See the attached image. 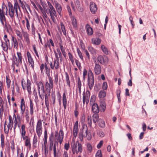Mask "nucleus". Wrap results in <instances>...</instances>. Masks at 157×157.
Instances as JSON below:
<instances>
[{
	"instance_id": "nucleus-1",
	"label": "nucleus",
	"mask_w": 157,
	"mask_h": 157,
	"mask_svg": "<svg viewBox=\"0 0 157 157\" xmlns=\"http://www.w3.org/2000/svg\"><path fill=\"white\" fill-rule=\"evenodd\" d=\"M72 152L73 154H77L79 152L81 153L82 151V145L78 141L75 142V140L72 139L71 143Z\"/></svg>"
},
{
	"instance_id": "nucleus-2",
	"label": "nucleus",
	"mask_w": 157,
	"mask_h": 157,
	"mask_svg": "<svg viewBox=\"0 0 157 157\" xmlns=\"http://www.w3.org/2000/svg\"><path fill=\"white\" fill-rule=\"evenodd\" d=\"M94 74L90 69L88 71L87 83L89 87L90 90L93 89L94 84Z\"/></svg>"
},
{
	"instance_id": "nucleus-3",
	"label": "nucleus",
	"mask_w": 157,
	"mask_h": 157,
	"mask_svg": "<svg viewBox=\"0 0 157 157\" xmlns=\"http://www.w3.org/2000/svg\"><path fill=\"white\" fill-rule=\"evenodd\" d=\"M49 80V82L47 81L45 83V88L47 91H48V95H50L51 93V88L52 89L53 87V82L52 77L50 76L49 74L48 75Z\"/></svg>"
},
{
	"instance_id": "nucleus-4",
	"label": "nucleus",
	"mask_w": 157,
	"mask_h": 157,
	"mask_svg": "<svg viewBox=\"0 0 157 157\" xmlns=\"http://www.w3.org/2000/svg\"><path fill=\"white\" fill-rule=\"evenodd\" d=\"M36 132L38 136L40 137L41 136L42 132V127L41 120H38L37 122Z\"/></svg>"
},
{
	"instance_id": "nucleus-5",
	"label": "nucleus",
	"mask_w": 157,
	"mask_h": 157,
	"mask_svg": "<svg viewBox=\"0 0 157 157\" xmlns=\"http://www.w3.org/2000/svg\"><path fill=\"white\" fill-rule=\"evenodd\" d=\"M98 59L101 64H107L109 61L108 57L105 55L103 56L101 55L98 56Z\"/></svg>"
},
{
	"instance_id": "nucleus-6",
	"label": "nucleus",
	"mask_w": 157,
	"mask_h": 157,
	"mask_svg": "<svg viewBox=\"0 0 157 157\" xmlns=\"http://www.w3.org/2000/svg\"><path fill=\"white\" fill-rule=\"evenodd\" d=\"M87 131L88 129L87 125L84 124L83 126L82 134L81 135V136L80 137V139L81 140H83V137H85L87 136L88 134Z\"/></svg>"
},
{
	"instance_id": "nucleus-7",
	"label": "nucleus",
	"mask_w": 157,
	"mask_h": 157,
	"mask_svg": "<svg viewBox=\"0 0 157 157\" xmlns=\"http://www.w3.org/2000/svg\"><path fill=\"white\" fill-rule=\"evenodd\" d=\"M90 9L93 14L95 13L98 9L96 4L93 2H91L90 3Z\"/></svg>"
},
{
	"instance_id": "nucleus-8",
	"label": "nucleus",
	"mask_w": 157,
	"mask_h": 157,
	"mask_svg": "<svg viewBox=\"0 0 157 157\" xmlns=\"http://www.w3.org/2000/svg\"><path fill=\"white\" fill-rule=\"evenodd\" d=\"M9 15L10 17L13 19L14 18V10L13 5L10 3H8Z\"/></svg>"
},
{
	"instance_id": "nucleus-9",
	"label": "nucleus",
	"mask_w": 157,
	"mask_h": 157,
	"mask_svg": "<svg viewBox=\"0 0 157 157\" xmlns=\"http://www.w3.org/2000/svg\"><path fill=\"white\" fill-rule=\"evenodd\" d=\"M27 55L29 65H31V67L33 68L34 67V61L31 57V55L28 51L27 52Z\"/></svg>"
},
{
	"instance_id": "nucleus-10",
	"label": "nucleus",
	"mask_w": 157,
	"mask_h": 157,
	"mask_svg": "<svg viewBox=\"0 0 157 157\" xmlns=\"http://www.w3.org/2000/svg\"><path fill=\"white\" fill-rule=\"evenodd\" d=\"M64 133L62 129H61L59 132L58 131L55 132V136L56 137L57 136L58 139H63Z\"/></svg>"
},
{
	"instance_id": "nucleus-11",
	"label": "nucleus",
	"mask_w": 157,
	"mask_h": 157,
	"mask_svg": "<svg viewBox=\"0 0 157 157\" xmlns=\"http://www.w3.org/2000/svg\"><path fill=\"white\" fill-rule=\"evenodd\" d=\"M48 11L52 20L54 22H55V17H57L56 10H54Z\"/></svg>"
},
{
	"instance_id": "nucleus-12",
	"label": "nucleus",
	"mask_w": 157,
	"mask_h": 157,
	"mask_svg": "<svg viewBox=\"0 0 157 157\" xmlns=\"http://www.w3.org/2000/svg\"><path fill=\"white\" fill-rule=\"evenodd\" d=\"M20 107L21 113L23 114L25 110V101L24 98H22L21 99Z\"/></svg>"
},
{
	"instance_id": "nucleus-13",
	"label": "nucleus",
	"mask_w": 157,
	"mask_h": 157,
	"mask_svg": "<svg viewBox=\"0 0 157 157\" xmlns=\"http://www.w3.org/2000/svg\"><path fill=\"white\" fill-rule=\"evenodd\" d=\"M75 4L79 11L82 12L84 11V8L81 6L80 2L79 0H76L75 2Z\"/></svg>"
},
{
	"instance_id": "nucleus-14",
	"label": "nucleus",
	"mask_w": 157,
	"mask_h": 157,
	"mask_svg": "<svg viewBox=\"0 0 157 157\" xmlns=\"http://www.w3.org/2000/svg\"><path fill=\"white\" fill-rule=\"evenodd\" d=\"M78 122L77 121L75 123L73 128V136L76 137L78 133Z\"/></svg>"
},
{
	"instance_id": "nucleus-15",
	"label": "nucleus",
	"mask_w": 157,
	"mask_h": 157,
	"mask_svg": "<svg viewBox=\"0 0 157 157\" xmlns=\"http://www.w3.org/2000/svg\"><path fill=\"white\" fill-rule=\"evenodd\" d=\"M55 7L58 13L60 15L62 9L61 5L57 2H55Z\"/></svg>"
},
{
	"instance_id": "nucleus-16",
	"label": "nucleus",
	"mask_w": 157,
	"mask_h": 157,
	"mask_svg": "<svg viewBox=\"0 0 157 157\" xmlns=\"http://www.w3.org/2000/svg\"><path fill=\"white\" fill-rule=\"evenodd\" d=\"M92 110L93 112L95 113H98L99 111L98 106L97 104L92 105Z\"/></svg>"
},
{
	"instance_id": "nucleus-17",
	"label": "nucleus",
	"mask_w": 157,
	"mask_h": 157,
	"mask_svg": "<svg viewBox=\"0 0 157 157\" xmlns=\"http://www.w3.org/2000/svg\"><path fill=\"white\" fill-rule=\"evenodd\" d=\"M12 43L13 44L14 48L16 49H18V43L16 39L13 36H12V39L11 40Z\"/></svg>"
},
{
	"instance_id": "nucleus-18",
	"label": "nucleus",
	"mask_w": 157,
	"mask_h": 157,
	"mask_svg": "<svg viewBox=\"0 0 157 157\" xmlns=\"http://www.w3.org/2000/svg\"><path fill=\"white\" fill-rule=\"evenodd\" d=\"M86 30L88 35H91L93 34V29L89 25H86Z\"/></svg>"
},
{
	"instance_id": "nucleus-19",
	"label": "nucleus",
	"mask_w": 157,
	"mask_h": 157,
	"mask_svg": "<svg viewBox=\"0 0 157 157\" xmlns=\"http://www.w3.org/2000/svg\"><path fill=\"white\" fill-rule=\"evenodd\" d=\"M92 43L96 45H98L101 43V40L99 38H93L92 39Z\"/></svg>"
},
{
	"instance_id": "nucleus-20",
	"label": "nucleus",
	"mask_w": 157,
	"mask_h": 157,
	"mask_svg": "<svg viewBox=\"0 0 157 157\" xmlns=\"http://www.w3.org/2000/svg\"><path fill=\"white\" fill-rule=\"evenodd\" d=\"M63 105L64 106V109H65L67 107V101L66 95L64 93L63 94Z\"/></svg>"
},
{
	"instance_id": "nucleus-21",
	"label": "nucleus",
	"mask_w": 157,
	"mask_h": 157,
	"mask_svg": "<svg viewBox=\"0 0 157 157\" xmlns=\"http://www.w3.org/2000/svg\"><path fill=\"white\" fill-rule=\"evenodd\" d=\"M30 85L31 82L30 81L29 79H27L26 83V87L29 94H31L32 93Z\"/></svg>"
},
{
	"instance_id": "nucleus-22",
	"label": "nucleus",
	"mask_w": 157,
	"mask_h": 157,
	"mask_svg": "<svg viewBox=\"0 0 157 157\" xmlns=\"http://www.w3.org/2000/svg\"><path fill=\"white\" fill-rule=\"evenodd\" d=\"M51 69H53L54 66L55 69H58L59 67V61L55 60L54 63V66H53L52 63H51L50 64Z\"/></svg>"
},
{
	"instance_id": "nucleus-23",
	"label": "nucleus",
	"mask_w": 157,
	"mask_h": 157,
	"mask_svg": "<svg viewBox=\"0 0 157 157\" xmlns=\"http://www.w3.org/2000/svg\"><path fill=\"white\" fill-rule=\"evenodd\" d=\"M34 112V108L33 103L31 99H30V109L29 113L32 116L33 115Z\"/></svg>"
},
{
	"instance_id": "nucleus-24",
	"label": "nucleus",
	"mask_w": 157,
	"mask_h": 157,
	"mask_svg": "<svg viewBox=\"0 0 157 157\" xmlns=\"http://www.w3.org/2000/svg\"><path fill=\"white\" fill-rule=\"evenodd\" d=\"M24 140L25 141V146L26 147H30L31 146L30 138L29 137L28 138Z\"/></svg>"
},
{
	"instance_id": "nucleus-25",
	"label": "nucleus",
	"mask_w": 157,
	"mask_h": 157,
	"mask_svg": "<svg viewBox=\"0 0 157 157\" xmlns=\"http://www.w3.org/2000/svg\"><path fill=\"white\" fill-rule=\"evenodd\" d=\"M23 36L27 44L28 45H29L30 44V41L29 38V35L27 33H25L23 35Z\"/></svg>"
},
{
	"instance_id": "nucleus-26",
	"label": "nucleus",
	"mask_w": 157,
	"mask_h": 157,
	"mask_svg": "<svg viewBox=\"0 0 157 157\" xmlns=\"http://www.w3.org/2000/svg\"><path fill=\"white\" fill-rule=\"evenodd\" d=\"M13 126V124H8L7 125L8 129H6V128H4V131L5 133L6 134H7L9 133V130H11Z\"/></svg>"
},
{
	"instance_id": "nucleus-27",
	"label": "nucleus",
	"mask_w": 157,
	"mask_h": 157,
	"mask_svg": "<svg viewBox=\"0 0 157 157\" xmlns=\"http://www.w3.org/2000/svg\"><path fill=\"white\" fill-rule=\"evenodd\" d=\"M106 95V92L103 90H101L99 93L98 97L100 98H103L105 97Z\"/></svg>"
},
{
	"instance_id": "nucleus-28",
	"label": "nucleus",
	"mask_w": 157,
	"mask_h": 157,
	"mask_svg": "<svg viewBox=\"0 0 157 157\" xmlns=\"http://www.w3.org/2000/svg\"><path fill=\"white\" fill-rule=\"evenodd\" d=\"M88 49L90 53L93 55H94L96 53V50L91 46L89 47Z\"/></svg>"
},
{
	"instance_id": "nucleus-29",
	"label": "nucleus",
	"mask_w": 157,
	"mask_h": 157,
	"mask_svg": "<svg viewBox=\"0 0 157 157\" xmlns=\"http://www.w3.org/2000/svg\"><path fill=\"white\" fill-rule=\"evenodd\" d=\"M1 46L4 51H7L8 49L9 46H10V45H7L6 43L2 42Z\"/></svg>"
},
{
	"instance_id": "nucleus-30",
	"label": "nucleus",
	"mask_w": 157,
	"mask_h": 157,
	"mask_svg": "<svg viewBox=\"0 0 157 157\" xmlns=\"http://www.w3.org/2000/svg\"><path fill=\"white\" fill-rule=\"evenodd\" d=\"M93 120L94 123H95L97 121H98V116L97 113H95L93 115Z\"/></svg>"
},
{
	"instance_id": "nucleus-31",
	"label": "nucleus",
	"mask_w": 157,
	"mask_h": 157,
	"mask_svg": "<svg viewBox=\"0 0 157 157\" xmlns=\"http://www.w3.org/2000/svg\"><path fill=\"white\" fill-rule=\"evenodd\" d=\"M83 103V105L85 104V102H86V104H87L89 101V98H88L87 96H85L83 95L82 97Z\"/></svg>"
},
{
	"instance_id": "nucleus-32",
	"label": "nucleus",
	"mask_w": 157,
	"mask_h": 157,
	"mask_svg": "<svg viewBox=\"0 0 157 157\" xmlns=\"http://www.w3.org/2000/svg\"><path fill=\"white\" fill-rule=\"evenodd\" d=\"M101 48L103 52L105 54H109V52L107 48L103 45H102L101 46Z\"/></svg>"
},
{
	"instance_id": "nucleus-33",
	"label": "nucleus",
	"mask_w": 157,
	"mask_h": 157,
	"mask_svg": "<svg viewBox=\"0 0 157 157\" xmlns=\"http://www.w3.org/2000/svg\"><path fill=\"white\" fill-rule=\"evenodd\" d=\"M71 21L72 24L74 27L76 28L77 27V24L76 19L74 17H72L71 18Z\"/></svg>"
},
{
	"instance_id": "nucleus-34",
	"label": "nucleus",
	"mask_w": 157,
	"mask_h": 157,
	"mask_svg": "<svg viewBox=\"0 0 157 157\" xmlns=\"http://www.w3.org/2000/svg\"><path fill=\"white\" fill-rule=\"evenodd\" d=\"M99 125L101 128H103L105 126V123L104 121L102 119H99L98 121Z\"/></svg>"
},
{
	"instance_id": "nucleus-35",
	"label": "nucleus",
	"mask_w": 157,
	"mask_h": 157,
	"mask_svg": "<svg viewBox=\"0 0 157 157\" xmlns=\"http://www.w3.org/2000/svg\"><path fill=\"white\" fill-rule=\"evenodd\" d=\"M37 142V137L36 135L34 136L33 138V145L34 147H36Z\"/></svg>"
},
{
	"instance_id": "nucleus-36",
	"label": "nucleus",
	"mask_w": 157,
	"mask_h": 157,
	"mask_svg": "<svg viewBox=\"0 0 157 157\" xmlns=\"http://www.w3.org/2000/svg\"><path fill=\"white\" fill-rule=\"evenodd\" d=\"M87 124L90 127H91L92 118L91 116H88L87 117Z\"/></svg>"
},
{
	"instance_id": "nucleus-37",
	"label": "nucleus",
	"mask_w": 157,
	"mask_h": 157,
	"mask_svg": "<svg viewBox=\"0 0 157 157\" xmlns=\"http://www.w3.org/2000/svg\"><path fill=\"white\" fill-rule=\"evenodd\" d=\"M13 62L15 64L18 66L19 64H21L22 63H19L18 62V59L16 57V56H13Z\"/></svg>"
},
{
	"instance_id": "nucleus-38",
	"label": "nucleus",
	"mask_w": 157,
	"mask_h": 157,
	"mask_svg": "<svg viewBox=\"0 0 157 157\" xmlns=\"http://www.w3.org/2000/svg\"><path fill=\"white\" fill-rule=\"evenodd\" d=\"M42 16L44 20L46 21L47 20L49 19V18L48 17L47 15L46 12L45 11H42Z\"/></svg>"
},
{
	"instance_id": "nucleus-39",
	"label": "nucleus",
	"mask_w": 157,
	"mask_h": 157,
	"mask_svg": "<svg viewBox=\"0 0 157 157\" xmlns=\"http://www.w3.org/2000/svg\"><path fill=\"white\" fill-rule=\"evenodd\" d=\"M66 75V80L67 82V85L69 86V87H70V82L69 80V77L68 75L67 72H65Z\"/></svg>"
},
{
	"instance_id": "nucleus-40",
	"label": "nucleus",
	"mask_w": 157,
	"mask_h": 157,
	"mask_svg": "<svg viewBox=\"0 0 157 157\" xmlns=\"http://www.w3.org/2000/svg\"><path fill=\"white\" fill-rule=\"evenodd\" d=\"M68 57L69 59L72 64L74 63L75 59L74 58L72 54L70 52L68 53Z\"/></svg>"
},
{
	"instance_id": "nucleus-41",
	"label": "nucleus",
	"mask_w": 157,
	"mask_h": 157,
	"mask_svg": "<svg viewBox=\"0 0 157 157\" xmlns=\"http://www.w3.org/2000/svg\"><path fill=\"white\" fill-rule=\"evenodd\" d=\"M25 19L26 21V26L27 29L29 31L30 30V27L29 20L28 18L26 17H25Z\"/></svg>"
},
{
	"instance_id": "nucleus-42",
	"label": "nucleus",
	"mask_w": 157,
	"mask_h": 157,
	"mask_svg": "<svg viewBox=\"0 0 157 157\" xmlns=\"http://www.w3.org/2000/svg\"><path fill=\"white\" fill-rule=\"evenodd\" d=\"M6 79L7 87L8 88H9L10 86L11 80L9 78V76L8 75L6 76Z\"/></svg>"
},
{
	"instance_id": "nucleus-43",
	"label": "nucleus",
	"mask_w": 157,
	"mask_h": 157,
	"mask_svg": "<svg viewBox=\"0 0 157 157\" xmlns=\"http://www.w3.org/2000/svg\"><path fill=\"white\" fill-rule=\"evenodd\" d=\"M95 101V96L94 95H93L91 96L90 101V104L91 105H93L95 104L94 102Z\"/></svg>"
},
{
	"instance_id": "nucleus-44",
	"label": "nucleus",
	"mask_w": 157,
	"mask_h": 157,
	"mask_svg": "<svg viewBox=\"0 0 157 157\" xmlns=\"http://www.w3.org/2000/svg\"><path fill=\"white\" fill-rule=\"evenodd\" d=\"M17 56L18 57V62L19 63H22V58L21 53L19 52L17 53Z\"/></svg>"
},
{
	"instance_id": "nucleus-45",
	"label": "nucleus",
	"mask_w": 157,
	"mask_h": 157,
	"mask_svg": "<svg viewBox=\"0 0 157 157\" xmlns=\"http://www.w3.org/2000/svg\"><path fill=\"white\" fill-rule=\"evenodd\" d=\"M4 12L0 8V19L6 18Z\"/></svg>"
},
{
	"instance_id": "nucleus-46",
	"label": "nucleus",
	"mask_w": 157,
	"mask_h": 157,
	"mask_svg": "<svg viewBox=\"0 0 157 157\" xmlns=\"http://www.w3.org/2000/svg\"><path fill=\"white\" fill-rule=\"evenodd\" d=\"M77 53H78V56H79V58L81 59V60H83V57L82 55V53L81 52V51L80 50L79 48H77Z\"/></svg>"
},
{
	"instance_id": "nucleus-47",
	"label": "nucleus",
	"mask_w": 157,
	"mask_h": 157,
	"mask_svg": "<svg viewBox=\"0 0 157 157\" xmlns=\"http://www.w3.org/2000/svg\"><path fill=\"white\" fill-rule=\"evenodd\" d=\"M121 90H118L117 91V98L119 102H121V97H120V93Z\"/></svg>"
},
{
	"instance_id": "nucleus-48",
	"label": "nucleus",
	"mask_w": 157,
	"mask_h": 157,
	"mask_svg": "<svg viewBox=\"0 0 157 157\" xmlns=\"http://www.w3.org/2000/svg\"><path fill=\"white\" fill-rule=\"evenodd\" d=\"M38 86H40L41 88V90H42V91H44V85L43 83L41 82H40L37 84Z\"/></svg>"
},
{
	"instance_id": "nucleus-49",
	"label": "nucleus",
	"mask_w": 157,
	"mask_h": 157,
	"mask_svg": "<svg viewBox=\"0 0 157 157\" xmlns=\"http://www.w3.org/2000/svg\"><path fill=\"white\" fill-rule=\"evenodd\" d=\"M1 146L2 148H3L5 146L4 144V136L3 135H2L1 136Z\"/></svg>"
},
{
	"instance_id": "nucleus-50",
	"label": "nucleus",
	"mask_w": 157,
	"mask_h": 157,
	"mask_svg": "<svg viewBox=\"0 0 157 157\" xmlns=\"http://www.w3.org/2000/svg\"><path fill=\"white\" fill-rule=\"evenodd\" d=\"M97 133L98 135L101 137H103L105 136L104 133L101 131H98Z\"/></svg>"
},
{
	"instance_id": "nucleus-51",
	"label": "nucleus",
	"mask_w": 157,
	"mask_h": 157,
	"mask_svg": "<svg viewBox=\"0 0 157 157\" xmlns=\"http://www.w3.org/2000/svg\"><path fill=\"white\" fill-rule=\"evenodd\" d=\"M53 145V140H51L49 141V150L52 151V150Z\"/></svg>"
},
{
	"instance_id": "nucleus-52",
	"label": "nucleus",
	"mask_w": 157,
	"mask_h": 157,
	"mask_svg": "<svg viewBox=\"0 0 157 157\" xmlns=\"http://www.w3.org/2000/svg\"><path fill=\"white\" fill-rule=\"evenodd\" d=\"M85 52L87 56L86 57V60H89L90 59V57L88 52L87 50H85Z\"/></svg>"
},
{
	"instance_id": "nucleus-53",
	"label": "nucleus",
	"mask_w": 157,
	"mask_h": 157,
	"mask_svg": "<svg viewBox=\"0 0 157 157\" xmlns=\"http://www.w3.org/2000/svg\"><path fill=\"white\" fill-rule=\"evenodd\" d=\"M96 157H102L101 151L100 150H98L96 154Z\"/></svg>"
},
{
	"instance_id": "nucleus-54",
	"label": "nucleus",
	"mask_w": 157,
	"mask_h": 157,
	"mask_svg": "<svg viewBox=\"0 0 157 157\" xmlns=\"http://www.w3.org/2000/svg\"><path fill=\"white\" fill-rule=\"evenodd\" d=\"M87 146L88 151L90 152H91L92 150V148L91 145L90 144L88 143L87 144Z\"/></svg>"
},
{
	"instance_id": "nucleus-55",
	"label": "nucleus",
	"mask_w": 157,
	"mask_h": 157,
	"mask_svg": "<svg viewBox=\"0 0 157 157\" xmlns=\"http://www.w3.org/2000/svg\"><path fill=\"white\" fill-rule=\"evenodd\" d=\"M21 134L26 133L25 130V126L24 124H22L21 126V131L20 132Z\"/></svg>"
},
{
	"instance_id": "nucleus-56",
	"label": "nucleus",
	"mask_w": 157,
	"mask_h": 157,
	"mask_svg": "<svg viewBox=\"0 0 157 157\" xmlns=\"http://www.w3.org/2000/svg\"><path fill=\"white\" fill-rule=\"evenodd\" d=\"M53 151H54V157H56L57 154V151L56 144H54L53 145Z\"/></svg>"
},
{
	"instance_id": "nucleus-57",
	"label": "nucleus",
	"mask_w": 157,
	"mask_h": 157,
	"mask_svg": "<svg viewBox=\"0 0 157 157\" xmlns=\"http://www.w3.org/2000/svg\"><path fill=\"white\" fill-rule=\"evenodd\" d=\"M108 88L107 84L106 82H104L102 84V88L104 90H107Z\"/></svg>"
},
{
	"instance_id": "nucleus-58",
	"label": "nucleus",
	"mask_w": 157,
	"mask_h": 157,
	"mask_svg": "<svg viewBox=\"0 0 157 157\" xmlns=\"http://www.w3.org/2000/svg\"><path fill=\"white\" fill-rule=\"evenodd\" d=\"M44 47V48H47L48 47L50 49H51V45L48 40H47V42L45 43Z\"/></svg>"
},
{
	"instance_id": "nucleus-59",
	"label": "nucleus",
	"mask_w": 157,
	"mask_h": 157,
	"mask_svg": "<svg viewBox=\"0 0 157 157\" xmlns=\"http://www.w3.org/2000/svg\"><path fill=\"white\" fill-rule=\"evenodd\" d=\"M45 94V90H44V91H42V92L41 93V94H40V93L39 94L40 97L42 99L44 98Z\"/></svg>"
},
{
	"instance_id": "nucleus-60",
	"label": "nucleus",
	"mask_w": 157,
	"mask_h": 157,
	"mask_svg": "<svg viewBox=\"0 0 157 157\" xmlns=\"http://www.w3.org/2000/svg\"><path fill=\"white\" fill-rule=\"evenodd\" d=\"M100 105L101 108L102 109L103 111H104L106 108L105 104L103 103H101Z\"/></svg>"
},
{
	"instance_id": "nucleus-61",
	"label": "nucleus",
	"mask_w": 157,
	"mask_h": 157,
	"mask_svg": "<svg viewBox=\"0 0 157 157\" xmlns=\"http://www.w3.org/2000/svg\"><path fill=\"white\" fill-rule=\"evenodd\" d=\"M87 74V71L86 70V69H84V70L83 73V80L84 81H85L86 79V76Z\"/></svg>"
},
{
	"instance_id": "nucleus-62",
	"label": "nucleus",
	"mask_w": 157,
	"mask_h": 157,
	"mask_svg": "<svg viewBox=\"0 0 157 157\" xmlns=\"http://www.w3.org/2000/svg\"><path fill=\"white\" fill-rule=\"evenodd\" d=\"M3 111L4 107L3 105H2L0 108V115L1 118L3 114Z\"/></svg>"
},
{
	"instance_id": "nucleus-63",
	"label": "nucleus",
	"mask_w": 157,
	"mask_h": 157,
	"mask_svg": "<svg viewBox=\"0 0 157 157\" xmlns=\"http://www.w3.org/2000/svg\"><path fill=\"white\" fill-rule=\"evenodd\" d=\"M26 133H23L21 134V137L22 138L23 140H24L25 139L28 138L29 137V136H26Z\"/></svg>"
},
{
	"instance_id": "nucleus-64",
	"label": "nucleus",
	"mask_w": 157,
	"mask_h": 157,
	"mask_svg": "<svg viewBox=\"0 0 157 157\" xmlns=\"http://www.w3.org/2000/svg\"><path fill=\"white\" fill-rule=\"evenodd\" d=\"M103 141L102 140H101L99 143L97 145V147L98 149L100 148L101 146L103 145Z\"/></svg>"
}]
</instances>
